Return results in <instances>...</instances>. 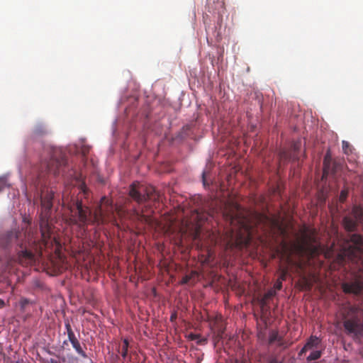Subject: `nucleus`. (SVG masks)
I'll return each mask as SVG.
<instances>
[{"label": "nucleus", "mask_w": 363, "mask_h": 363, "mask_svg": "<svg viewBox=\"0 0 363 363\" xmlns=\"http://www.w3.org/2000/svg\"><path fill=\"white\" fill-rule=\"evenodd\" d=\"M275 342H278L279 346L284 347H288V345H284V340L281 337L279 336L278 333L273 331L269 335V344H272Z\"/></svg>", "instance_id": "14"}, {"label": "nucleus", "mask_w": 363, "mask_h": 363, "mask_svg": "<svg viewBox=\"0 0 363 363\" xmlns=\"http://www.w3.org/2000/svg\"><path fill=\"white\" fill-rule=\"evenodd\" d=\"M347 197V191L342 190L340 195V201L344 202Z\"/></svg>", "instance_id": "24"}, {"label": "nucleus", "mask_w": 363, "mask_h": 363, "mask_svg": "<svg viewBox=\"0 0 363 363\" xmlns=\"http://www.w3.org/2000/svg\"><path fill=\"white\" fill-rule=\"evenodd\" d=\"M189 337H191V340H196L199 337V335H194V334H190Z\"/></svg>", "instance_id": "31"}, {"label": "nucleus", "mask_w": 363, "mask_h": 363, "mask_svg": "<svg viewBox=\"0 0 363 363\" xmlns=\"http://www.w3.org/2000/svg\"><path fill=\"white\" fill-rule=\"evenodd\" d=\"M21 233L16 230H9L0 235V246L3 248H9L13 243L19 245L22 247V243L19 242Z\"/></svg>", "instance_id": "9"}, {"label": "nucleus", "mask_w": 363, "mask_h": 363, "mask_svg": "<svg viewBox=\"0 0 363 363\" xmlns=\"http://www.w3.org/2000/svg\"><path fill=\"white\" fill-rule=\"evenodd\" d=\"M65 329L67 330L68 340L72 344L73 348L75 350L76 352L81 356L82 358H87V354L83 350V348L81 346V344L79 341L78 340L77 337H76L71 325L69 322V320H66L65 322Z\"/></svg>", "instance_id": "10"}, {"label": "nucleus", "mask_w": 363, "mask_h": 363, "mask_svg": "<svg viewBox=\"0 0 363 363\" xmlns=\"http://www.w3.org/2000/svg\"><path fill=\"white\" fill-rule=\"evenodd\" d=\"M276 295V291L274 289L268 290L264 295V299L269 300Z\"/></svg>", "instance_id": "22"}, {"label": "nucleus", "mask_w": 363, "mask_h": 363, "mask_svg": "<svg viewBox=\"0 0 363 363\" xmlns=\"http://www.w3.org/2000/svg\"><path fill=\"white\" fill-rule=\"evenodd\" d=\"M279 279L281 281L286 280L288 274H289V270L287 267H280L279 269Z\"/></svg>", "instance_id": "20"}, {"label": "nucleus", "mask_w": 363, "mask_h": 363, "mask_svg": "<svg viewBox=\"0 0 363 363\" xmlns=\"http://www.w3.org/2000/svg\"><path fill=\"white\" fill-rule=\"evenodd\" d=\"M335 168H336V164L334 163V167H333V169L331 171L335 172Z\"/></svg>", "instance_id": "35"}, {"label": "nucleus", "mask_w": 363, "mask_h": 363, "mask_svg": "<svg viewBox=\"0 0 363 363\" xmlns=\"http://www.w3.org/2000/svg\"><path fill=\"white\" fill-rule=\"evenodd\" d=\"M7 179L5 177H0V191L8 186Z\"/></svg>", "instance_id": "23"}, {"label": "nucleus", "mask_w": 363, "mask_h": 363, "mask_svg": "<svg viewBox=\"0 0 363 363\" xmlns=\"http://www.w3.org/2000/svg\"><path fill=\"white\" fill-rule=\"evenodd\" d=\"M218 6H219V7L223 8V3L222 1H221V2H218Z\"/></svg>", "instance_id": "34"}, {"label": "nucleus", "mask_w": 363, "mask_h": 363, "mask_svg": "<svg viewBox=\"0 0 363 363\" xmlns=\"http://www.w3.org/2000/svg\"><path fill=\"white\" fill-rule=\"evenodd\" d=\"M274 288L277 290H281L282 288V281L278 279L274 284Z\"/></svg>", "instance_id": "25"}, {"label": "nucleus", "mask_w": 363, "mask_h": 363, "mask_svg": "<svg viewBox=\"0 0 363 363\" xmlns=\"http://www.w3.org/2000/svg\"><path fill=\"white\" fill-rule=\"evenodd\" d=\"M50 158L40 164V170L33 185L41 189V213L40 217V230L42 242L46 247L51 236V227L49 223L50 213L52 208L54 191L45 189L47 186V177L50 174L57 176L61 169L67 164V159L62 150L57 148H50Z\"/></svg>", "instance_id": "2"}, {"label": "nucleus", "mask_w": 363, "mask_h": 363, "mask_svg": "<svg viewBox=\"0 0 363 363\" xmlns=\"http://www.w3.org/2000/svg\"><path fill=\"white\" fill-rule=\"evenodd\" d=\"M15 363H20V362H15Z\"/></svg>", "instance_id": "39"}, {"label": "nucleus", "mask_w": 363, "mask_h": 363, "mask_svg": "<svg viewBox=\"0 0 363 363\" xmlns=\"http://www.w3.org/2000/svg\"><path fill=\"white\" fill-rule=\"evenodd\" d=\"M301 147V143L294 142L289 150H282L279 152V159L282 162H286L289 161L298 160V151Z\"/></svg>", "instance_id": "11"}, {"label": "nucleus", "mask_w": 363, "mask_h": 363, "mask_svg": "<svg viewBox=\"0 0 363 363\" xmlns=\"http://www.w3.org/2000/svg\"><path fill=\"white\" fill-rule=\"evenodd\" d=\"M308 238V240H313V238H312L311 236H309Z\"/></svg>", "instance_id": "38"}, {"label": "nucleus", "mask_w": 363, "mask_h": 363, "mask_svg": "<svg viewBox=\"0 0 363 363\" xmlns=\"http://www.w3.org/2000/svg\"><path fill=\"white\" fill-rule=\"evenodd\" d=\"M62 205L67 206L70 213L67 223L79 228H85L89 223L103 224L107 219L111 218L114 213L112 201L106 196L101 198V203L93 214L90 208L84 205L82 199L79 198H72L68 201L63 195Z\"/></svg>", "instance_id": "3"}, {"label": "nucleus", "mask_w": 363, "mask_h": 363, "mask_svg": "<svg viewBox=\"0 0 363 363\" xmlns=\"http://www.w3.org/2000/svg\"><path fill=\"white\" fill-rule=\"evenodd\" d=\"M191 279V277L189 275H186L182 278V284H187Z\"/></svg>", "instance_id": "28"}, {"label": "nucleus", "mask_w": 363, "mask_h": 363, "mask_svg": "<svg viewBox=\"0 0 363 363\" xmlns=\"http://www.w3.org/2000/svg\"><path fill=\"white\" fill-rule=\"evenodd\" d=\"M330 160H331V157H330V155H329V153L328 152L325 157H324V161H323V169H324V172H328V171H330Z\"/></svg>", "instance_id": "19"}, {"label": "nucleus", "mask_w": 363, "mask_h": 363, "mask_svg": "<svg viewBox=\"0 0 363 363\" xmlns=\"http://www.w3.org/2000/svg\"><path fill=\"white\" fill-rule=\"evenodd\" d=\"M306 284L308 286V289L311 288V286H310V284H308V281L307 280H306Z\"/></svg>", "instance_id": "37"}, {"label": "nucleus", "mask_w": 363, "mask_h": 363, "mask_svg": "<svg viewBox=\"0 0 363 363\" xmlns=\"http://www.w3.org/2000/svg\"><path fill=\"white\" fill-rule=\"evenodd\" d=\"M342 223L347 231H355L359 224L363 225V208L360 206H354L351 213L344 217Z\"/></svg>", "instance_id": "7"}, {"label": "nucleus", "mask_w": 363, "mask_h": 363, "mask_svg": "<svg viewBox=\"0 0 363 363\" xmlns=\"http://www.w3.org/2000/svg\"><path fill=\"white\" fill-rule=\"evenodd\" d=\"M18 262L23 266L33 264L35 262V255L28 250H21L18 252Z\"/></svg>", "instance_id": "12"}, {"label": "nucleus", "mask_w": 363, "mask_h": 363, "mask_svg": "<svg viewBox=\"0 0 363 363\" xmlns=\"http://www.w3.org/2000/svg\"><path fill=\"white\" fill-rule=\"evenodd\" d=\"M30 303H31V301L29 299H28L26 298H21L19 301V304H20L21 310H23V311L25 310L26 307Z\"/></svg>", "instance_id": "21"}, {"label": "nucleus", "mask_w": 363, "mask_h": 363, "mask_svg": "<svg viewBox=\"0 0 363 363\" xmlns=\"http://www.w3.org/2000/svg\"><path fill=\"white\" fill-rule=\"evenodd\" d=\"M68 341H69V340H65V341L63 342L62 345V347L63 349H65V346L68 345Z\"/></svg>", "instance_id": "32"}, {"label": "nucleus", "mask_w": 363, "mask_h": 363, "mask_svg": "<svg viewBox=\"0 0 363 363\" xmlns=\"http://www.w3.org/2000/svg\"><path fill=\"white\" fill-rule=\"evenodd\" d=\"M206 171H203V173H202V182H203V186H206L208 185V183H207V181H206Z\"/></svg>", "instance_id": "26"}, {"label": "nucleus", "mask_w": 363, "mask_h": 363, "mask_svg": "<svg viewBox=\"0 0 363 363\" xmlns=\"http://www.w3.org/2000/svg\"><path fill=\"white\" fill-rule=\"evenodd\" d=\"M344 254L349 261L352 280L343 282L342 289L345 294L359 295L363 291V237L352 234Z\"/></svg>", "instance_id": "4"}, {"label": "nucleus", "mask_w": 363, "mask_h": 363, "mask_svg": "<svg viewBox=\"0 0 363 363\" xmlns=\"http://www.w3.org/2000/svg\"><path fill=\"white\" fill-rule=\"evenodd\" d=\"M320 343V340L316 336L312 335L310 337V338L308 340L307 342L305 345H306V347L308 348V350H311L314 347H318Z\"/></svg>", "instance_id": "15"}, {"label": "nucleus", "mask_w": 363, "mask_h": 363, "mask_svg": "<svg viewBox=\"0 0 363 363\" xmlns=\"http://www.w3.org/2000/svg\"><path fill=\"white\" fill-rule=\"evenodd\" d=\"M340 313L346 333L360 342L363 337V306L347 303Z\"/></svg>", "instance_id": "5"}, {"label": "nucleus", "mask_w": 363, "mask_h": 363, "mask_svg": "<svg viewBox=\"0 0 363 363\" xmlns=\"http://www.w3.org/2000/svg\"><path fill=\"white\" fill-rule=\"evenodd\" d=\"M50 363H60L59 362L55 360V359H51L50 360Z\"/></svg>", "instance_id": "36"}, {"label": "nucleus", "mask_w": 363, "mask_h": 363, "mask_svg": "<svg viewBox=\"0 0 363 363\" xmlns=\"http://www.w3.org/2000/svg\"><path fill=\"white\" fill-rule=\"evenodd\" d=\"M5 306L4 301L0 298V308H3Z\"/></svg>", "instance_id": "33"}, {"label": "nucleus", "mask_w": 363, "mask_h": 363, "mask_svg": "<svg viewBox=\"0 0 363 363\" xmlns=\"http://www.w3.org/2000/svg\"><path fill=\"white\" fill-rule=\"evenodd\" d=\"M308 350V348L306 347V345H305L303 346V347L300 350V352H298V356L301 357L302 356L303 354H305L307 351Z\"/></svg>", "instance_id": "27"}, {"label": "nucleus", "mask_w": 363, "mask_h": 363, "mask_svg": "<svg viewBox=\"0 0 363 363\" xmlns=\"http://www.w3.org/2000/svg\"><path fill=\"white\" fill-rule=\"evenodd\" d=\"M220 215L228 223L229 228L223 235V244L226 250L237 248L241 250L247 247L251 242L258 228H261L264 234L269 233L272 227H277L281 234L285 235L286 230L274 219L267 216L255 213L251 218L245 215L240 206L235 203L224 202L212 203V206L206 213L201 214L196 210V216L199 220H208V217L214 218Z\"/></svg>", "instance_id": "1"}, {"label": "nucleus", "mask_w": 363, "mask_h": 363, "mask_svg": "<svg viewBox=\"0 0 363 363\" xmlns=\"http://www.w3.org/2000/svg\"><path fill=\"white\" fill-rule=\"evenodd\" d=\"M322 352L319 350L313 351L309 356L307 357L308 362L317 360L320 358Z\"/></svg>", "instance_id": "18"}, {"label": "nucleus", "mask_w": 363, "mask_h": 363, "mask_svg": "<svg viewBox=\"0 0 363 363\" xmlns=\"http://www.w3.org/2000/svg\"><path fill=\"white\" fill-rule=\"evenodd\" d=\"M269 363H284L283 362L281 361H279L277 360V359L274 358V359H272L270 361H269Z\"/></svg>", "instance_id": "30"}, {"label": "nucleus", "mask_w": 363, "mask_h": 363, "mask_svg": "<svg viewBox=\"0 0 363 363\" xmlns=\"http://www.w3.org/2000/svg\"><path fill=\"white\" fill-rule=\"evenodd\" d=\"M49 130L47 127L43 123L36 124L32 130V137L33 138H41L48 134Z\"/></svg>", "instance_id": "13"}, {"label": "nucleus", "mask_w": 363, "mask_h": 363, "mask_svg": "<svg viewBox=\"0 0 363 363\" xmlns=\"http://www.w3.org/2000/svg\"><path fill=\"white\" fill-rule=\"evenodd\" d=\"M117 216L122 220L127 216H130V217L140 223L145 224H150L152 222V219L150 216L145 215V210L142 208L141 211H139L136 208H133V209L129 212L125 210L123 207L119 206L116 207L115 209Z\"/></svg>", "instance_id": "8"}, {"label": "nucleus", "mask_w": 363, "mask_h": 363, "mask_svg": "<svg viewBox=\"0 0 363 363\" xmlns=\"http://www.w3.org/2000/svg\"><path fill=\"white\" fill-rule=\"evenodd\" d=\"M267 299H264V296H262L260 300H259V303L261 305L262 307H264L265 306H267Z\"/></svg>", "instance_id": "29"}, {"label": "nucleus", "mask_w": 363, "mask_h": 363, "mask_svg": "<svg viewBox=\"0 0 363 363\" xmlns=\"http://www.w3.org/2000/svg\"><path fill=\"white\" fill-rule=\"evenodd\" d=\"M342 144V150L345 155H349L352 153L353 148L347 141L343 140Z\"/></svg>", "instance_id": "17"}, {"label": "nucleus", "mask_w": 363, "mask_h": 363, "mask_svg": "<svg viewBox=\"0 0 363 363\" xmlns=\"http://www.w3.org/2000/svg\"><path fill=\"white\" fill-rule=\"evenodd\" d=\"M128 195L130 199L138 205L145 203L147 201L157 203L160 201V194L152 186L133 182L129 186Z\"/></svg>", "instance_id": "6"}, {"label": "nucleus", "mask_w": 363, "mask_h": 363, "mask_svg": "<svg viewBox=\"0 0 363 363\" xmlns=\"http://www.w3.org/2000/svg\"><path fill=\"white\" fill-rule=\"evenodd\" d=\"M129 342L127 339L123 340L122 345L120 346V352L123 359H125L128 355Z\"/></svg>", "instance_id": "16"}]
</instances>
